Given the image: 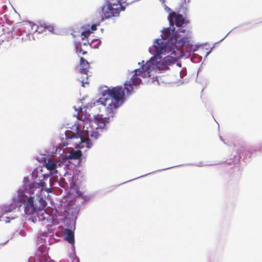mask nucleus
<instances>
[{"instance_id":"obj_1","label":"nucleus","mask_w":262,"mask_h":262,"mask_svg":"<svg viewBox=\"0 0 262 262\" xmlns=\"http://www.w3.org/2000/svg\"><path fill=\"white\" fill-rule=\"evenodd\" d=\"M178 37L171 38L170 42L171 45L166 43L164 39H157L153 45L154 57H151L149 60L147 61L145 64H143L141 69L135 70V74L139 75L141 77H149L151 76L150 72L154 69L156 60L161 57L160 56L161 54L170 53V55H174L176 56L174 58L179 57V53L180 51L178 49V46L183 47L185 45L186 38L182 37L181 39H177Z\"/></svg>"},{"instance_id":"obj_2","label":"nucleus","mask_w":262,"mask_h":262,"mask_svg":"<svg viewBox=\"0 0 262 262\" xmlns=\"http://www.w3.org/2000/svg\"><path fill=\"white\" fill-rule=\"evenodd\" d=\"M124 88L122 86L113 87L108 89L105 91L103 97L100 98V103L106 106V112L107 116L114 117L118 108L125 101Z\"/></svg>"},{"instance_id":"obj_3","label":"nucleus","mask_w":262,"mask_h":262,"mask_svg":"<svg viewBox=\"0 0 262 262\" xmlns=\"http://www.w3.org/2000/svg\"><path fill=\"white\" fill-rule=\"evenodd\" d=\"M100 132L98 128H96L95 130L92 132L91 138H89L88 130H79L76 134L70 130L67 131L66 140L67 141L63 143V145L65 146L73 143L75 148H82L85 147L90 148L93 144L92 141L97 140L100 136Z\"/></svg>"},{"instance_id":"obj_4","label":"nucleus","mask_w":262,"mask_h":262,"mask_svg":"<svg viewBox=\"0 0 262 262\" xmlns=\"http://www.w3.org/2000/svg\"><path fill=\"white\" fill-rule=\"evenodd\" d=\"M168 19L170 26L172 27V28L169 27L163 30L162 32L164 35L162 39L164 40L166 44L171 45L170 42H171L170 41L171 38H176L177 36L179 37V38H177L178 39H181L182 37H185L186 38V43L188 41V37L185 34V30L180 29L178 31H174L173 26L176 25L178 27H180L188 22L185 20L182 15L177 14L174 11L171 12L169 13Z\"/></svg>"},{"instance_id":"obj_5","label":"nucleus","mask_w":262,"mask_h":262,"mask_svg":"<svg viewBox=\"0 0 262 262\" xmlns=\"http://www.w3.org/2000/svg\"><path fill=\"white\" fill-rule=\"evenodd\" d=\"M127 5V4L121 0H107L98 12V17L103 21L105 18L118 16Z\"/></svg>"},{"instance_id":"obj_6","label":"nucleus","mask_w":262,"mask_h":262,"mask_svg":"<svg viewBox=\"0 0 262 262\" xmlns=\"http://www.w3.org/2000/svg\"><path fill=\"white\" fill-rule=\"evenodd\" d=\"M135 73L133 76L130 80L128 82H126L124 84V89L126 91V94L127 95H130L133 92V85H138L141 82V80L140 78L138 77Z\"/></svg>"},{"instance_id":"obj_7","label":"nucleus","mask_w":262,"mask_h":262,"mask_svg":"<svg viewBox=\"0 0 262 262\" xmlns=\"http://www.w3.org/2000/svg\"><path fill=\"white\" fill-rule=\"evenodd\" d=\"M80 73L81 74H84L85 75L83 79L81 80L82 86L84 87V83H88L87 81L88 79V69L90 68V64L89 62L83 57L80 58Z\"/></svg>"},{"instance_id":"obj_8","label":"nucleus","mask_w":262,"mask_h":262,"mask_svg":"<svg viewBox=\"0 0 262 262\" xmlns=\"http://www.w3.org/2000/svg\"><path fill=\"white\" fill-rule=\"evenodd\" d=\"M36 24L31 22H26L24 23L20 27V31L25 33L27 35L34 34L36 32L35 30Z\"/></svg>"},{"instance_id":"obj_9","label":"nucleus","mask_w":262,"mask_h":262,"mask_svg":"<svg viewBox=\"0 0 262 262\" xmlns=\"http://www.w3.org/2000/svg\"><path fill=\"white\" fill-rule=\"evenodd\" d=\"M45 166L50 171L51 174H56L57 173L56 162L52 159H49L47 160L44 158Z\"/></svg>"},{"instance_id":"obj_10","label":"nucleus","mask_w":262,"mask_h":262,"mask_svg":"<svg viewBox=\"0 0 262 262\" xmlns=\"http://www.w3.org/2000/svg\"><path fill=\"white\" fill-rule=\"evenodd\" d=\"M35 30H36V32H38L39 33H42L47 30L50 32H53L55 30V27L51 24L40 22L38 24H36Z\"/></svg>"},{"instance_id":"obj_11","label":"nucleus","mask_w":262,"mask_h":262,"mask_svg":"<svg viewBox=\"0 0 262 262\" xmlns=\"http://www.w3.org/2000/svg\"><path fill=\"white\" fill-rule=\"evenodd\" d=\"M36 211L34 204V198L30 196L28 198L27 202L25 207V211L26 214H32Z\"/></svg>"},{"instance_id":"obj_12","label":"nucleus","mask_w":262,"mask_h":262,"mask_svg":"<svg viewBox=\"0 0 262 262\" xmlns=\"http://www.w3.org/2000/svg\"><path fill=\"white\" fill-rule=\"evenodd\" d=\"M41 203L42 205V208H39L37 210V217L39 221H45L47 217L46 216V211L43 208L46 206L47 203L43 200H41Z\"/></svg>"},{"instance_id":"obj_13","label":"nucleus","mask_w":262,"mask_h":262,"mask_svg":"<svg viewBox=\"0 0 262 262\" xmlns=\"http://www.w3.org/2000/svg\"><path fill=\"white\" fill-rule=\"evenodd\" d=\"M110 117L108 116V118L105 117L104 118H96L95 122L97 125L96 128H98L101 132L102 129L105 128L106 123L108 122V120Z\"/></svg>"},{"instance_id":"obj_14","label":"nucleus","mask_w":262,"mask_h":262,"mask_svg":"<svg viewBox=\"0 0 262 262\" xmlns=\"http://www.w3.org/2000/svg\"><path fill=\"white\" fill-rule=\"evenodd\" d=\"M238 154L239 159H242V156H243V160L246 159L247 157H250L251 156V153L244 148L240 149L238 151Z\"/></svg>"},{"instance_id":"obj_15","label":"nucleus","mask_w":262,"mask_h":262,"mask_svg":"<svg viewBox=\"0 0 262 262\" xmlns=\"http://www.w3.org/2000/svg\"><path fill=\"white\" fill-rule=\"evenodd\" d=\"M12 210V208L9 206L0 207V221L1 220V218H2L4 215L8 212H11Z\"/></svg>"},{"instance_id":"obj_16","label":"nucleus","mask_w":262,"mask_h":262,"mask_svg":"<svg viewBox=\"0 0 262 262\" xmlns=\"http://www.w3.org/2000/svg\"><path fill=\"white\" fill-rule=\"evenodd\" d=\"M66 239L71 244H73L74 241V233L70 229L66 230Z\"/></svg>"},{"instance_id":"obj_17","label":"nucleus","mask_w":262,"mask_h":262,"mask_svg":"<svg viewBox=\"0 0 262 262\" xmlns=\"http://www.w3.org/2000/svg\"><path fill=\"white\" fill-rule=\"evenodd\" d=\"M82 156L81 151L77 150L75 151L71 152L70 154V157L73 159H77L80 158Z\"/></svg>"},{"instance_id":"obj_18","label":"nucleus","mask_w":262,"mask_h":262,"mask_svg":"<svg viewBox=\"0 0 262 262\" xmlns=\"http://www.w3.org/2000/svg\"><path fill=\"white\" fill-rule=\"evenodd\" d=\"M91 33L92 32L90 30L82 32L81 33V39L84 40L86 38H88V37L90 36Z\"/></svg>"},{"instance_id":"obj_19","label":"nucleus","mask_w":262,"mask_h":262,"mask_svg":"<svg viewBox=\"0 0 262 262\" xmlns=\"http://www.w3.org/2000/svg\"><path fill=\"white\" fill-rule=\"evenodd\" d=\"M44 184H45V182H41L40 183H33L32 184V187L33 188L34 187H35V188L41 187V188H42Z\"/></svg>"},{"instance_id":"obj_20","label":"nucleus","mask_w":262,"mask_h":262,"mask_svg":"<svg viewBox=\"0 0 262 262\" xmlns=\"http://www.w3.org/2000/svg\"><path fill=\"white\" fill-rule=\"evenodd\" d=\"M82 108L80 107L79 108V109L77 112V115L76 116L78 119L80 120L81 119V116H80V114L82 113Z\"/></svg>"},{"instance_id":"obj_21","label":"nucleus","mask_w":262,"mask_h":262,"mask_svg":"<svg viewBox=\"0 0 262 262\" xmlns=\"http://www.w3.org/2000/svg\"><path fill=\"white\" fill-rule=\"evenodd\" d=\"M91 29L92 31H95L97 29V26L96 25H93L92 26H91Z\"/></svg>"},{"instance_id":"obj_22","label":"nucleus","mask_w":262,"mask_h":262,"mask_svg":"<svg viewBox=\"0 0 262 262\" xmlns=\"http://www.w3.org/2000/svg\"><path fill=\"white\" fill-rule=\"evenodd\" d=\"M79 53H81L82 55H85L87 52L86 51H83L82 49H80Z\"/></svg>"},{"instance_id":"obj_23","label":"nucleus","mask_w":262,"mask_h":262,"mask_svg":"<svg viewBox=\"0 0 262 262\" xmlns=\"http://www.w3.org/2000/svg\"><path fill=\"white\" fill-rule=\"evenodd\" d=\"M64 181V180H63V179H60V182H59L60 185V186H61L62 187H65V186H64V184H61V182H62V181Z\"/></svg>"},{"instance_id":"obj_24","label":"nucleus","mask_w":262,"mask_h":262,"mask_svg":"<svg viewBox=\"0 0 262 262\" xmlns=\"http://www.w3.org/2000/svg\"><path fill=\"white\" fill-rule=\"evenodd\" d=\"M165 9L167 11V12H170L171 11V9L170 8H168V7H167L165 5Z\"/></svg>"},{"instance_id":"obj_25","label":"nucleus","mask_w":262,"mask_h":262,"mask_svg":"<svg viewBox=\"0 0 262 262\" xmlns=\"http://www.w3.org/2000/svg\"><path fill=\"white\" fill-rule=\"evenodd\" d=\"M73 261H75V262H79V260L78 259V257H75V258H74L73 259Z\"/></svg>"},{"instance_id":"obj_26","label":"nucleus","mask_w":262,"mask_h":262,"mask_svg":"<svg viewBox=\"0 0 262 262\" xmlns=\"http://www.w3.org/2000/svg\"><path fill=\"white\" fill-rule=\"evenodd\" d=\"M165 58L166 59H165V61H167L169 59V56H167V57H166Z\"/></svg>"},{"instance_id":"obj_27","label":"nucleus","mask_w":262,"mask_h":262,"mask_svg":"<svg viewBox=\"0 0 262 262\" xmlns=\"http://www.w3.org/2000/svg\"><path fill=\"white\" fill-rule=\"evenodd\" d=\"M161 2H162V3H164L165 1L164 0H160Z\"/></svg>"},{"instance_id":"obj_28","label":"nucleus","mask_w":262,"mask_h":262,"mask_svg":"<svg viewBox=\"0 0 262 262\" xmlns=\"http://www.w3.org/2000/svg\"><path fill=\"white\" fill-rule=\"evenodd\" d=\"M86 43H86V42H84V43H83V45H86Z\"/></svg>"},{"instance_id":"obj_29","label":"nucleus","mask_w":262,"mask_h":262,"mask_svg":"<svg viewBox=\"0 0 262 262\" xmlns=\"http://www.w3.org/2000/svg\"><path fill=\"white\" fill-rule=\"evenodd\" d=\"M88 43L90 45V46H91V43H90V42H89V41H88Z\"/></svg>"},{"instance_id":"obj_30","label":"nucleus","mask_w":262,"mask_h":262,"mask_svg":"<svg viewBox=\"0 0 262 262\" xmlns=\"http://www.w3.org/2000/svg\"><path fill=\"white\" fill-rule=\"evenodd\" d=\"M73 36H74V37H75L76 35H75V34H73Z\"/></svg>"},{"instance_id":"obj_31","label":"nucleus","mask_w":262,"mask_h":262,"mask_svg":"<svg viewBox=\"0 0 262 262\" xmlns=\"http://www.w3.org/2000/svg\"><path fill=\"white\" fill-rule=\"evenodd\" d=\"M74 256L76 257V255H75V253H74Z\"/></svg>"},{"instance_id":"obj_32","label":"nucleus","mask_w":262,"mask_h":262,"mask_svg":"<svg viewBox=\"0 0 262 262\" xmlns=\"http://www.w3.org/2000/svg\"><path fill=\"white\" fill-rule=\"evenodd\" d=\"M74 256L76 257V255H75V253H74Z\"/></svg>"},{"instance_id":"obj_33","label":"nucleus","mask_w":262,"mask_h":262,"mask_svg":"<svg viewBox=\"0 0 262 262\" xmlns=\"http://www.w3.org/2000/svg\"><path fill=\"white\" fill-rule=\"evenodd\" d=\"M184 1H185V0H184Z\"/></svg>"}]
</instances>
